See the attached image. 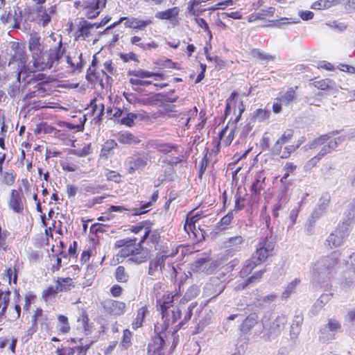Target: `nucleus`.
Instances as JSON below:
<instances>
[{
  "label": "nucleus",
  "mask_w": 355,
  "mask_h": 355,
  "mask_svg": "<svg viewBox=\"0 0 355 355\" xmlns=\"http://www.w3.org/2000/svg\"><path fill=\"white\" fill-rule=\"evenodd\" d=\"M341 253L334 251L329 255L323 257L314 264L313 268L314 286L326 287L333 275L340 270L339 261Z\"/></svg>",
  "instance_id": "nucleus-1"
},
{
  "label": "nucleus",
  "mask_w": 355,
  "mask_h": 355,
  "mask_svg": "<svg viewBox=\"0 0 355 355\" xmlns=\"http://www.w3.org/2000/svg\"><path fill=\"white\" fill-rule=\"evenodd\" d=\"M114 247L120 248L117 256L128 258V261L140 264L147 260L148 250L144 248L140 243H136V240L120 239L115 242Z\"/></svg>",
  "instance_id": "nucleus-2"
},
{
  "label": "nucleus",
  "mask_w": 355,
  "mask_h": 355,
  "mask_svg": "<svg viewBox=\"0 0 355 355\" xmlns=\"http://www.w3.org/2000/svg\"><path fill=\"white\" fill-rule=\"evenodd\" d=\"M64 51L65 50L62 48V41L60 40L58 46L44 52L43 51L39 58L33 61V65L38 71L51 69L58 64L59 60L63 56Z\"/></svg>",
  "instance_id": "nucleus-3"
},
{
  "label": "nucleus",
  "mask_w": 355,
  "mask_h": 355,
  "mask_svg": "<svg viewBox=\"0 0 355 355\" xmlns=\"http://www.w3.org/2000/svg\"><path fill=\"white\" fill-rule=\"evenodd\" d=\"M275 245V239L271 235L267 234L266 236L260 238L256 245V250L252 254L253 259H256L259 263L264 262L272 254Z\"/></svg>",
  "instance_id": "nucleus-4"
},
{
  "label": "nucleus",
  "mask_w": 355,
  "mask_h": 355,
  "mask_svg": "<svg viewBox=\"0 0 355 355\" xmlns=\"http://www.w3.org/2000/svg\"><path fill=\"white\" fill-rule=\"evenodd\" d=\"M287 322V318L284 315L277 316L268 324L263 323V331L262 338L266 340H270L277 336L284 329Z\"/></svg>",
  "instance_id": "nucleus-5"
},
{
  "label": "nucleus",
  "mask_w": 355,
  "mask_h": 355,
  "mask_svg": "<svg viewBox=\"0 0 355 355\" xmlns=\"http://www.w3.org/2000/svg\"><path fill=\"white\" fill-rule=\"evenodd\" d=\"M346 270L340 272V277L336 278L341 286L350 287L355 278V253H352L348 260L345 261Z\"/></svg>",
  "instance_id": "nucleus-6"
},
{
  "label": "nucleus",
  "mask_w": 355,
  "mask_h": 355,
  "mask_svg": "<svg viewBox=\"0 0 355 355\" xmlns=\"http://www.w3.org/2000/svg\"><path fill=\"white\" fill-rule=\"evenodd\" d=\"M105 6V0H86L82 3L85 15L88 19H94L98 17L101 9Z\"/></svg>",
  "instance_id": "nucleus-7"
},
{
  "label": "nucleus",
  "mask_w": 355,
  "mask_h": 355,
  "mask_svg": "<svg viewBox=\"0 0 355 355\" xmlns=\"http://www.w3.org/2000/svg\"><path fill=\"white\" fill-rule=\"evenodd\" d=\"M43 40L37 33H33L30 35L28 39V50L31 52V62L39 58L40 55L44 51Z\"/></svg>",
  "instance_id": "nucleus-8"
},
{
  "label": "nucleus",
  "mask_w": 355,
  "mask_h": 355,
  "mask_svg": "<svg viewBox=\"0 0 355 355\" xmlns=\"http://www.w3.org/2000/svg\"><path fill=\"white\" fill-rule=\"evenodd\" d=\"M168 256L159 255L150 259L148 264V274L150 276L158 279L162 274V270L165 269V262Z\"/></svg>",
  "instance_id": "nucleus-9"
},
{
  "label": "nucleus",
  "mask_w": 355,
  "mask_h": 355,
  "mask_svg": "<svg viewBox=\"0 0 355 355\" xmlns=\"http://www.w3.org/2000/svg\"><path fill=\"white\" fill-rule=\"evenodd\" d=\"M163 294L161 297L157 300V305L160 309L175 307L173 303L178 301L180 297V290H163Z\"/></svg>",
  "instance_id": "nucleus-10"
},
{
  "label": "nucleus",
  "mask_w": 355,
  "mask_h": 355,
  "mask_svg": "<svg viewBox=\"0 0 355 355\" xmlns=\"http://www.w3.org/2000/svg\"><path fill=\"white\" fill-rule=\"evenodd\" d=\"M245 243V239L240 235L234 236L227 239L223 243L227 254L234 256L239 252Z\"/></svg>",
  "instance_id": "nucleus-11"
},
{
  "label": "nucleus",
  "mask_w": 355,
  "mask_h": 355,
  "mask_svg": "<svg viewBox=\"0 0 355 355\" xmlns=\"http://www.w3.org/2000/svg\"><path fill=\"white\" fill-rule=\"evenodd\" d=\"M28 57L26 54V52L25 50L22 48H21L19 44L16 45V48L15 50L14 54L12 55L11 59L9 62V64L14 63V62H18V67L19 69H20V71L18 73L17 79L19 80L21 73L23 71H26V62L28 61Z\"/></svg>",
  "instance_id": "nucleus-12"
},
{
  "label": "nucleus",
  "mask_w": 355,
  "mask_h": 355,
  "mask_svg": "<svg viewBox=\"0 0 355 355\" xmlns=\"http://www.w3.org/2000/svg\"><path fill=\"white\" fill-rule=\"evenodd\" d=\"M128 171L130 174H133L136 171H142L148 164L147 156L142 155L129 157L126 160Z\"/></svg>",
  "instance_id": "nucleus-13"
},
{
  "label": "nucleus",
  "mask_w": 355,
  "mask_h": 355,
  "mask_svg": "<svg viewBox=\"0 0 355 355\" xmlns=\"http://www.w3.org/2000/svg\"><path fill=\"white\" fill-rule=\"evenodd\" d=\"M105 311L116 317L120 316L125 312V304L122 302L108 299L103 302Z\"/></svg>",
  "instance_id": "nucleus-14"
},
{
  "label": "nucleus",
  "mask_w": 355,
  "mask_h": 355,
  "mask_svg": "<svg viewBox=\"0 0 355 355\" xmlns=\"http://www.w3.org/2000/svg\"><path fill=\"white\" fill-rule=\"evenodd\" d=\"M165 327L173 324L180 318L181 311L178 307L160 309Z\"/></svg>",
  "instance_id": "nucleus-15"
},
{
  "label": "nucleus",
  "mask_w": 355,
  "mask_h": 355,
  "mask_svg": "<svg viewBox=\"0 0 355 355\" xmlns=\"http://www.w3.org/2000/svg\"><path fill=\"white\" fill-rule=\"evenodd\" d=\"M56 12V6H52L48 8L42 6L37 9V19L40 23L44 27L49 24L51 20V16L55 15Z\"/></svg>",
  "instance_id": "nucleus-16"
},
{
  "label": "nucleus",
  "mask_w": 355,
  "mask_h": 355,
  "mask_svg": "<svg viewBox=\"0 0 355 355\" xmlns=\"http://www.w3.org/2000/svg\"><path fill=\"white\" fill-rule=\"evenodd\" d=\"M150 206H151V202H146L139 208H133V209H128L123 206L112 205L109 208V210L111 212H116V211L123 212L124 211H128V214H130V215L138 216V215H141V214L146 213L147 210H146V209Z\"/></svg>",
  "instance_id": "nucleus-17"
},
{
  "label": "nucleus",
  "mask_w": 355,
  "mask_h": 355,
  "mask_svg": "<svg viewBox=\"0 0 355 355\" xmlns=\"http://www.w3.org/2000/svg\"><path fill=\"white\" fill-rule=\"evenodd\" d=\"M73 343H79L80 345L75 348V352L77 351L78 354L77 355H86L88 349L94 343V340H89L87 338H84L83 337H74L71 339Z\"/></svg>",
  "instance_id": "nucleus-18"
},
{
  "label": "nucleus",
  "mask_w": 355,
  "mask_h": 355,
  "mask_svg": "<svg viewBox=\"0 0 355 355\" xmlns=\"http://www.w3.org/2000/svg\"><path fill=\"white\" fill-rule=\"evenodd\" d=\"M9 207L16 213H21L24 209L21 196L19 193L12 189L10 193V198L8 202Z\"/></svg>",
  "instance_id": "nucleus-19"
},
{
  "label": "nucleus",
  "mask_w": 355,
  "mask_h": 355,
  "mask_svg": "<svg viewBox=\"0 0 355 355\" xmlns=\"http://www.w3.org/2000/svg\"><path fill=\"white\" fill-rule=\"evenodd\" d=\"M297 94L293 87H289L284 93H282L276 98V101H280L283 105H292L297 99Z\"/></svg>",
  "instance_id": "nucleus-20"
},
{
  "label": "nucleus",
  "mask_w": 355,
  "mask_h": 355,
  "mask_svg": "<svg viewBox=\"0 0 355 355\" xmlns=\"http://www.w3.org/2000/svg\"><path fill=\"white\" fill-rule=\"evenodd\" d=\"M147 147L155 149L164 154H168L173 149H176L177 146L164 143L159 140H151L148 142Z\"/></svg>",
  "instance_id": "nucleus-21"
},
{
  "label": "nucleus",
  "mask_w": 355,
  "mask_h": 355,
  "mask_svg": "<svg viewBox=\"0 0 355 355\" xmlns=\"http://www.w3.org/2000/svg\"><path fill=\"white\" fill-rule=\"evenodd\" d=\"M116 139L119 143L125 145H135L140 142L137 136L128 131L119 132Z\"/></svg>",
  "instance_id": "nucleus-22"
},
{
  "label": "nucleus",
  "mask_w": 355,
  "mask_h": 355,
  "mask_svg": "<svg viewBox=\"0 0 355 355\" xmlns=\"http://www.w3.org/2000/svg\"><path fill=\"white\" fill-rule=\"evenodd\" d=\"M130 42L132 45L139 47L143 51H150L151 49H155L159 46L158 44L155 41L151 40L148 43H145L141 37L137 35L132 36L130 38Z\"/></svg>",
  "instance_id": "nucleus-23"
},
{
  "label": "nucleus",
  "mask_w": 355,
  "mask_h": 355,
  "mask_svg": "<svg viewBox=\"0 0 355 355\" xmlns=\"http://www.w3.org/2000/svg\"><path fill=\"white\" fill-rule=\"evenodd\" d=\"M330 202V196L328 194L323 195L319 200L318 207L312 214V217L320 218L326 212Z\"/></svg>",
  "instance_id": "nucleus-24"
},
{
  "label": "nucleus",
  "mask_w": 355,
  "mask_h": 355,
  "mask_svg": "<svg viewBox=\"0 0 355 355\" xmlns=\"http://www.w3.org/2000/svg\"><path fill=\"white\" fill-rule=\"evenodd\" d=\"M200 0H190L187 2L186 13L189 16L198 17L201 15L206 9L201 8Z\"/></svg>",
  "instance_id": "nucleus-25"
},
{
  "label": "nucleus",
  "mask_w": 355,
  "mask_h": 355,
  "mask_svg": "<svg viewBox=\"0 0 355 355\" xmlns=\"http://www.w3.org/2000/svg\"><path fill=\"white\" fill-rule=\"evenodd\" d=\"M302 316L299 315L294 316V318L290 327L291 340H295L297 338L301 331V326L302 324Z\"/></svg>",
  "instance_id": "nucleus-26"
},
{
  "label": "nucleus",
  "mask_w": 355,
  "mask_h": 355,
  "mask_svg": "<svg viewBox=\"0 0 355 355\" xmlns=\"http://www.w3.org/2000/svg\"><path fill=\"white\" fill-rule=\"evenodd\" d=\"M293 136V130L291 129L286 130L281 137L275 144L272 150L276 155H279L281 152L282 145L288 143Z\"/></svg>",
  "instance_id": "nucleus-27"
},
{
  "label": "nucleus",
  "mask_w": 355,
  "mask_h": 355,
  "mask_svg": "<svg viewBox=\"0 0 355 355\" xmlns=\"http://www.w3.org/2000/svg\"><path fill=\"white\" fill-rule=\"evenodd\" d=\"M266 175L263 171H260L255 175V180L251 186V191L255 193H259L264 189Z\"/></svg>",
  "instance_id": "nucleus-28"
},
{
  "label": "nucleus",
  "mask_w": 355,
  "mask_h": 355,
  "mask_svg": "<svg viewBox=\"0 0 355 355\" xmlns=\"http://www.w3.org/2000/svg\"><path fill=\"white\" fill-rule=\"evenodd\" d=\"M354 223V216L345 218L341 224H339L336 229V232L342 234L345 238H347L351 230V226Z\"/></svg>",
  "instance_id": "nucleus-29"
},
{
  "label": "nucleus",
  "mask_w": 355,
  "mask_h": 355,
  "mask_svg": "<svg viewBox=\"0 0 355 355\" xmlns=\"http://www.w3.org/2000/svg\"><path fill=\"white\" fill-rule=\"evenodd\" d=\"M179 13L180 8L178 7H173L164 11L157 12L155 14V17L159 19H167L172 21L176 19Z\"/></svg>",
  "instance_id": "nucleus-30"
},
{
  "label": "nucleus",
  "mask_w": 355,
  "mask_h": 355,
  "mask_svg": "<svg viewBox=\"0 0 355 355\" xmlns=\"http://www.w3.org/2000/svg\"><path fill=\"white\" fill-rule=\"evenodd\" d=\"M128 73L131 76H134L139 78L155 77V80L164 79V75L162 73H154L152 71H146L143 69L130 71L128 72Z\"/></svg>",
  "instance_id": "nucleus-31"
},
{
  "label": "nucleus",
  "mask_w": 355,
  "mask_h": 355,
  "mask_svg": "<svg viewBox=\"0 0 355 355\" xmlns=\"http://www.w3.org/2000/svg\"><path fill=\"white\" fill-rule=\"evenodd\" d=\"M346 240L342 234L336 232H332L327 239L326 243L330 248H338Z\"/></svg>",
  "instance_id": "nucleus-32"
},
{
  "label": "nucleus",
  "mask_w": 355,
  "mask_h": 355,
  "mask_svg": "<svg viewBox=\"0 0 355 355\" xmlns=\"http://www.w3.org/2000/svg\"><path fill=\"white\" fill-rule=\"evenodd\" d=\"M257 319L258 315L256 313L250 314L242 322L241 330L244 333H247L257 324Z\"/></svg>",
  "instance_id": "nucleus-33"
},
{
  "label": "nucleus",
  "mask_w": 355,
  "mask_h": 355,
  "mask_svg": "<svg viewBox=\"0 0 355 355\" xmlns=\"http://www.w3.org/2000/svg\"><path fill=\"white\" fill-rule=\"evenodd\" d=\"M261 263L258 262V261L256 259H253V256L252 255L251 257L245 262V263L240 272L241 275V276L248 275L249 274H250L252 272V271L254 268V267H256L257 266H258Z\"/></svg>",
  "instance_id": "nucleus-34"
},
{
  "label": "nucleus",
  "mask_w": 355,
  "mask_h": 355,
  "mask_svg": "<svg viewBox=\"0 0 355 355\" xmlns=\"http://www.w3.org/2000/svg\"><path fill=\"white\" fill-rule=\"evenodd\" d=\"M1 177V181L3 184L7 186H12L15 181L16 173L12 169L8 171H3L0 172Z\"/></svg>",
  "instance_id": "nucleus-35"
},
{
  "label": "nucleus",
  "mask_w": 355,
  "mask_h": 355,
  "mask_svg": "<svg viewBox=\"0 0 355 355\" xmlns=\"http://www.w3.org/2000/svg\"><path fill=\"white\" fill-rule=\"evenodd\" d=\"M89 318L85 313H83L82 315L78 318V329L83 331L85 336H87L90 332V327L88 324Z\"/></svg>",
  "instance_id": "nucleus-36"
},
{
  "label": "nucleus",
  "mask_w": 355,
  "mask_h": 355,
  "mask_svg": "<svg viewBox=\"0 0 355 355\" xmlns=\"http://www.w3.org/2000/svg\"><path fill=\"white\" fill-rule=\"evenodd\" d=\"M94 27V24L88 22L86 20H81L78 25V32L80 33L78 37H88L90 35V30Z\"/></svg>",
  "instance_id": "nucleus-37"
},
{
  "label": "nucleus",
  "mask_w": 355,
  "mask_h": 355,
  "mask_svg": "<svg viewBox=\"0 0 355 355\" xmlns=\"http://www.w3.org/2000/svg\"><path fill=\"white\" fill-rule=\"evenodd\" d=\"M117 146V143L114 139H109L106 141L101 150V156L107 158L112 153V150Z\"/></svg>",
  "instance_id": "nucleus-38"
},
{
  "label": "nucleus",
  "mask_w": 355,
  "mask_h": 355,
  "mask_svg": "<svg viewBox=\"0 0 355 355\" xmlns=\"http://www.w3.org/2000/svg\"><path fill=\"white\" fill-rule=\"evenodd\" d=\"M191 214L192 213H190L189 215L187 216L184 225V229L188 234H189L190 232H193L196 227V223L200 219L199 214H196L191 216Z\"/></svg>",
  "instance_id": "nucleus-39"
},
{
  "label": "nucleus",
  "mask_w": 355,
  "mask_h": 355,
  "mask_svg": "<svg viewBox=\"0 0 355 355\" xmlns=\"http://www.w3.org/2000/svg\"><path fill=\"white\" fill-rule=\"evenodd\" d=\"M58 329L60 333L65 334L70 330V325L67 316L63 315H58Z\"/></svg>",
  "instance_id": "nucleus-40"
},
{
  "label": "nucleus",
  "mask_w": 355,
  "mask_h": 355,
  "mask_svg": "<svg viewBox=\"0 0 355 355\" xmlns=\"http://www.w3.org/2000/svg\"><path fill=\"white\" fill-rule=\"evenodd\" d=\"M233 218V211H229L225 216H223L220 219V222L217 224L216 230L218 231H223L228 229Z\"/></svg>",
  "instance_id": "nucleus-41"
},
{
  "label": "nucleus",
  "mask_w": 355,
  "mask_h": 355,
  "mask_svg": "<svg viewBox=\"0 0 355 355\" xmlns=\"http://www.w3.org/2000/svg\"><path fill=\"white\" fill-rule=\"evenodd\" d=\"M141 116L139 114L132 112H129L123 116L121 119V123L125 125L128 127H132L135 125V121L140 119Z\"/></svg>",
  "instance_id": "nucleus-42"
},
{
  "label": "nucleus",
  "mask_w": 355,
  "mask_h": 355,
  "mask_svg": "<svg viewBox=\"0 0 355 355\" xmlns=\"http://www.w3.org/2000/svg\"><path fill=\"white\" fill-rule=\"evenodd\" d=\"M225 279V275L223 273H218L217 275L210 278L209 284L213 287H218L219 288H225L226 284H223Z\"/></svg>",
  "instance_id": "nucleus-43"
},
{
  "label": "nucleus",
  "mask_w": 355,
  "mask_h": 355,
  "mask_svg": "<svg viewBox=\"0 0 355 355\" xmlns=\"http://www.w3.org/2000/svg\"><path fill=\"white\" fill-rule=\"evenodd\" d=\"M333 133H328L326 135H323L320 137L314 139L312 142H311L309 145L310 149L315 148L318 146L324 145L327 141H329V139L331 138Z\"/></svg>",
  "instance_id": "nucleus-44"
},
{
  "label": "nucleus",
  "mask_w": 355,
  "mask_h": 355,
  "mask_svg": "<svg viewBox=\"0 0 355 355\" xmlns=\"http://www.w3.org/2000/svg\"><path fill=\"white\" fill-rule=\"evenodd\" d=\"M132 332L126 329L123 330V336L121 341V347L123 349H128L132 345Z\"/></svg>",
  "instance_id": "nucleus-45"
},
{
  "label": "nucleus",
  "mask_w": 355,
  "mask_h": 355,
  "mask_svg": "<svg viewBox=\"0 0 355 355\" xmlns=\"http://www.w3.org/2000/svg\"><path fill=\"white\" fill-rule=\"evenodd\" d=\"M153 24V21L150 18L146 19H141L137 17H134L133 28L139 31H144L145 28Z\"/></svg>",
  "instance_id": "nucleus-46"
},
{
  "label": "nucleus",
  "mask_w": 355,
  "mask_h": 355,
  "mask_svg": "<svg viewBox=\"0 0 355 355\" xmlns=\"http://www.w3.org/2000/svg\"><path fill=\"white\" fill-rule=\"evenodd\" d=\"M147 312L146 307H141L140 308L137 314V317L135 319V320L132 322V326L134 329H137L139 327H140L142 324L144 318L146 315V313Z\"/></svg>",
  "instance_id": "nucleus-47"
},
{
  "label": "nucleus",
  "mask_w": 355,
  "mask_h": 355,
  "mask_svg": "<svg viewBox=\"0 0 355 355\" xmlns=\"http://www.w3.org/2000/svg\"><path fill=\"white\" fill-rule=\"evenodd\" d=\"M334 5V0H318L313 3L311 8L315 10H323L331 8Z\"/></svg>",
  "instance_id": "nucleus-48"
},
{
  "label": "nucleus",
  "mask_w": 355,
  "mask_h": 355,
  "mask_svg": "<svg viewBox=\"0 0 355 355\" xmlns=\"http://www.w3.org/2000/svg\"><path fill=\"white\" fill-rule=\"evenodd\" d=\"M40 320H46V317L43 315L42 309L40 308H37L35 311L34 315L32 317V327L29 331L32 329V332H35L37 330V322Z\"/></svg>",
  "instance_id": "nucleus-49"
},
{
  "label": "nucleus",
  "mask_w": 355,
  "mask_h": 355,
  "mask_svg": "<svg viewBox=\"0 0 355 355\" xmlns=\"http://www.w3.org/2000/svg\"><path fill=\"white\" fill-rule=\"evenodd\" d=\"M90 107L92 109L94 114H96V116L101 119L104 114L105 107L103 103L97 104L96 99H93L90 103Z\"/></svg>",
  "instance_id": "nucleus-50"
},
{
  "label": "nucleus",
  "mask_w": 355,
  "mask_h": 355,
  "mask_svg": "<svg viewBox=\"0 0 355 355\" xmlns=\"http://www.w3.org/2000/svg\"><path fill=\"white\" fill-rule=\"evenodd\" d=\"M160 96L161 94H155L149 97H143L141 98H139L138 103L144 105L155 104V102L161 101Z\"/></svg>",
  "instance_id": "nucleus-51"
},
{
  "label": "nucleus",
  "mask_w": 355,
  "mask_h": 355,
  "mask_svg": "<svg viewBox=\"0 0 355 355\" xmlns=\"http://www.w3.org/2000/svg\"><path fill=\"white\" fill-rule=\"evenodd\" d=\"M115 277L119 282H126L128 281V275L126 273L123 266H119L116 268Z\"/></svg>",
  "instance_id": "nucleus-52"
},
{
  "label": "nucleus",
  "mask_w": 355,
  "mask_h": 355,
  "mask_svg": "<svg viewBox=\"0 0 355 355\" xmlns=\"http://www.w3.org/2000/svg\"><path fill=\"white\" fill-rule=\"evenodd\" d=\"M324 327L326 331H330L334 334L340 331L341 328L340 324L335 319H329L328 323Z\"/></svg>",
  "instance_id": "nucleus-53"
},
{
  "label": "nucleus",
  "mask_w": 355,
  "mask_h": 355,
  "mask_svg": "<svg viewBox=\"0 0 355 355\" xmlns=\"http://www.w3.org/2000/svg\"><path fill=\"white\" fill-rule=\"evenodd\" d=\"M270 112L268 110L258 109L254 113V118L256 121L261 122L268 119L270 116Z\"/></svg>",
  "instance_id": "nucleus-54"
},
{
  "label": "nucleus",
  "mask_w": 355,
  "mask_h": 355,
  "mask_svg": "<svg viewBox=\"0 0 355 355\" xmlns=\"http://www.w3.org/2000/svg\"><path fill=\"white\" fill-rule=\"evenodd\" d=\"M335 334L330 331H326L325 327L324 326L320 330L319 338L322 342H327L334 338Z\"/></svg>",
  "instance_id": "nucleus-55"
},
{
  "label": "nucleus",
  "mask_w": 355,
  "mask_h": 355,
  "mask_svg": "<svg viewBox=\"0 0 355 355\" xmlns=\"http://www.w3.org/2000/svg\"><path fill=\"white\" fill-rule=\"evenodd\" d=\"M3 279L5 281L8 282L10 285H11V281H13L14 284H16L17 280V275L16 272V270H12V268H8L6 273L4 274Z\"/></svg>",
  "instance_id": "nucleus-56"
},
{
  "label": "nucleus",
  "mask_w": 355,
  "mask_h": 355,
  "mask_svg": "<svg viewBox=\"0 0 355 355\" xmlns=\"http://www.w3.org/2000/svg\"><path fill=\"white\" fill-rule=\"evenodd\" d=\"M105 176L106 179L109 181H113L116 183H119L121 182V175L114 171L107 170L105 173Z\"/></svg>",
  "instance_id": "nucleus-57"
},
{
  "label": "nucleus",
  "mask_w": 355,
  "mask_h": 355,
  "mask_svg": "<svg viewBox=\"0 0 355 355\" xmlns=\"http://www.w3.org/2000/svg\"><path fill=\"white\" fill-rule=\"evenodd\" d=\"M92 153L90 144L85 145L81 149H76L72 151V154L78 157H86Z\"/></svg>",
  "instance_id": "nucleus-58"
},
{
  "label": "nucleus",
  "mask_w": 355,
  "mask_h": 355,
  "mask_svg": "<svg viewBox=\"0 0 355 355\" xmlns=\"http://www.w3.org/2000/svg\"><path fill=\"white\" fill-rule=\"evenodd\" d=\"M14 21L15 27H19V24L18 22V17L15 18V17H12V14L6 12L3 13L1 16V21L3 22V24H8L11 23L12 21Z\"/></svg>",
  "instance_id": "nucleus-59"
},
{
  "label": "nucleus",
  "mask_w": 355,
  "mask_h": 355,
  "mask_svg": "<svg viewBox=\"0 0 355 355\" xmlns=\"http://www.w3.org/2000/svg\"><path fill=\"white\" fill-rule=\"evenodd\" d=\"M252 55L254 58H257L260 60H264L266 62L272 60L274 59V56H272L268 53H266L264 52H261L259 50H254L253 53H252Z\"/></svg>",
  "instance_id": "nucleus-60"
},
{
  "label": "nucleus",
  "mask_w": 355,
  "mask_h": 355,
  "mask_svg": "<svg viewBox=\"0 0 355 355\" xmlns=\"http://www.w3.org/2000/svg\"><path fill=\"white\" fill-rule=\"evenodd\" d=\"M147 239H149L151 241V242L155 243L157 242V241L159 239V236L156 232H152L150 231H146L143 238L141 239V242H143Z\"/></svg>",
  "instance_id": "nucleus-61"
},
{
  "label": "nucleus",
  "mask_w": 355,
  "mask_h": 355,
  "mask_svg": "<svg viewBox=\"0 0 355 355\" xmlns=\"http://www.w3.org/2000/svg\"><path fill=\"white\" fill-rule=\"evenodd\" d=\"M120 58L124 62H128L132 60L139 62L137 55L133 52H130L128 53H121L120 55Z\"/></svg>",
  "instance_id": "nucleus-62"
},
{
  "label": "nucleus",
  "mask_w": 355,
  "mask_h": 355,
  "mask_svg": "<svg viewBox=\"0 0 355 355\" xmlns=\"http://www.w3.org/2000/svg\"><path fill=\"white\" fill-rule=\"evenodd\" d=\"M101 189V187L96 184H90L89 185H86L84 187V191L87 194H96L99 193Z\"/></svg>",
  "instance_id": "nucleus-63"
},
{
  "label": "nucleus",
  "mask_w": 355,
  "mask_h": 355,
  "mask_svg": "<svg viewBox=\"0 0 355 355\" xmlns=\"http://www.w3.org/2000/svg\"><path fill=\"white\" fill-rule=\"evenodd\" d=\"M327 293H324L320 295V297L318 299L317 303L320 306H322L325 304H327L331 299L332 294L330 293V290H327Z\"/></svg>",
  "instance_id": "nucleus-64"
}]
</instances>
